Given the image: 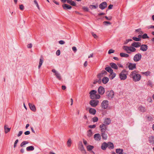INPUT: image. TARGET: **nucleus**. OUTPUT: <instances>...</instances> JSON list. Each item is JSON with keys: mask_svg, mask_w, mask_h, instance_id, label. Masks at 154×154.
I'll use <instances>...</instances> for the list:
<instances>
[{"mask_svg": "<svg viewBox=\"0 0 154 154\" xmlns=\"http://www.w3.org/2000/svg\"><path fill=\"white\" fill-rule=\"evenodd\" d=\"M34 2L36 4V6L38 8V9H39V7L38 4L36 0H35L34 1Z\"/></svg>", "mask_w": 154, "mask_h": 154, "instance_id": "obj_55", "label": "nucleus"}, {"mask_svg": "<svg viewBox=\"0 0 154 154\" xmlns=\"http://www.w3.org/2000/svg\"><path fill=\"white\" fill-rule=\"evenodd\" d=\"M91 34L94 38H97V35L93 32H92Z\"/></svg>", "mask_w": 154, "mask_h": 154, "instance_id": "obj_56", "label": "nucleus"}, {"mask_svg": "<svg viewBox=\"0 0 154 154\" xmlns=\"http://www.w3.org/2000/svg\"><path fill=\"white\" fill-rule=\"evenodd\" d=\"M60 51L59 50H57L56 52V54L57 56H59L60 55Z\"/></svg>", "mask_w": 154, "mask_h": 154, "instance_id": "obj_53", "label": "nucleus"}, {"mask_svg": "<svg viewBox=\"0 0 154 154\" xmlns=\"http://www.w3.org/2000/svg\"><path fill=\"white\" fill-rule=\"evenodd\" d=\"M138 72L137 71L134 70L131 72L130 75V77L134 82L139 81L141 79V76L138 74Z\"/></svg>", "mask_w": 154, "mask_h": 154, "instance_id": "obj_1", "label": "nucleus"}, {"mask_svg": "<svg viewBox=\"0 0 154 154\" xmlns=\"http://www.w3.org/2000/svg\"><path fill=\"white\" fill-rule=\"evenodd\" d=\"M142 38L143 39L148 38H149L147 34L146 33L144 34L142 36Z\"/></svg>", "mask_w": 154, "mask_h": 154, "instance_id": "obj_47", "label": "nucleus"}, {"mask_svg": "<svg viewBox=\"0 0 154 154\" xmlns=\"http://www.w3.org/2000/svg\"><path fill=\"white\" fill-rule=\"evenodd\" d=\"M30 132L29 131H27L24 132V134L26 135H28L30 134Z\"/></svg>", "mask_w": 154, "mask_h": 154, "instance_id": "obj_62", "label": "nucleus"}, {"mask_svg": "<svg viewBox=\"0 0 154 154\" xmlns=\"http://www.w3.org/2000/svg\"><path fill=\"white\" fill-rule=\"evenodd\" d=\"M141 43L140 42H134L131 45L135 48H138L141 46Z\"/></svg>", "mask_w": 154, "mask_h": 154, "instance_id": "obj_18", "label": "nucleus"}, {"mask_svg": "<svg viewBox=\"0 0 154 154\" xmlns=\"http://www.w3.org/2000/svg\"><path fill=\"white\" fill-rule=\"evenodd\" d=\"M107 147V144L105 142H104L102 144V145L101 146V149L104 150H105Z\"/></svg>", "mask_w": 154, "mask_h": 154, "instance_id": "obj_22", "label": "nucleus"}, {"mask_svg": "<svg viewBox=\"0 0 154 154\" xmlns=\"http://www.w3.org/2000/svg\"><path fill=\"white\" fill-rule=\"evenodd\" d=\"M123 150L120 148L117 149L116 150V152L118 154H122Z\"/></svg>", "mask_w": 154, "mask_h": 154, "instance_id": "obj_31", "label": "nucleus"}, {"mask_svg": "<svg viewBox=\"0 0 154 154\" xmlns=\"http://www.w3.org/2000/svg\"><path fill=\"white\" fill-rule=\"evenodd\" d=\"M107 7V3L104 2L101 3L99 5V8L102 10H103Z\"/></svg>", "mask_w": 154, "mask_h": 154, "instance_id": "obj_12", "label": "nucleus"}, {"mask_svg": "<svg viewBox=\"0 0 154 154\" xmlns=\"http://www.w3.org/2000/svg\"><path fill=\"white\" fill-rule=\"evenodd\" d=\"M110 65L111 66V67L115 69H118V67L116 64L114 63H110Z\"/></svg>", "mask_w": 154, "mask_h": 154, "instance_id": "obj_28", "label": "nucleus"}, {"mask_svg": "<svg viewBox=\"0 0 154 154\" xmlns=\"http://www.w3.org/2000/svg\"><path fill=\"white\" fill-rule=\"evenodd\" d=\"M100 95L98 94H96L94 96V99H99L100 98Z\"/></svg>", "mask_w": 154, "mask_h": 154, "instance_id": "obj_43", "label": "nucleus"}, {"mask_svg": "<svg viewBox=\"0 0 154 154\" xmlns=\"http://www.w3.org/2000/svg\"><path fill=\"white\" fill-rule=\"evenodd\" d=\"M102 72V73L99 74L97 75L98 78L99 79H101V78L103 76V74L107 73L104 70Z\"/></svg>", "mask_w": 154, "mask_h": 154, "instance_id": "obj_35", "label": "nucleus"}, {"mask_svg": "<svg viewBox=\"0 0 154 154\" xmlns=\"http://www.w3.org/2000/svg\"><path fill=\"white\" fill-rule=\"evenodd\" d=\"M115 51L112 49H110L109 50L108 53L109 54H110L111 53H114Z\"/></svg>", "mask_w": 154, "mask_h": 154, "instance_id": "obj_50", "label": "nucleus"}, {"mask_svg": "<svg viewBox=\"0 0 154 154\" xmlns=\"http://www.w3.org/2000/svg\"><path fill=\"white\" fill-rule=\"evenodd\" d=\"M62 7L65 10L70 9L72 8V7L71 6L66 4H64L62 5Z\"/></svg>", "mask_w": 154, "mask_h": 154, "instance_id": "obj_21", "label": "nucleus"}, {"mask_svg": "<svg viewBox=\"0 0 154 154\" xmlns=\"http://www.w3.org/2000/svg\"><path fill=\"white\" fill-rule=\"evenodd\" d=\"M96 125H90L89 126V127L90 128H95Z\"/></svg>", "mask_w": 154, "mask_h": 154, "instance_id": "obj_54", "label": "nucleus"}, {"mask_svg": "<svg viewBox=\"0 0 154 154\" xmlns=\"http://www.w3.org/2000/svg\"><path fill=\"white\" fill-rule=\"evenodd\" d=\"M24 8V6L23 5H20V9L21 10L23 11Z\"/></svg>", "mask_w": 154, "mask_h": 154, "instance_id": "obj_52", "label": "nucleus"}, {"mask_svg": "<svg viewBox=\"0 0 154 154\" xmlns=\"http://www.w3.org/2000/svg\"><path fill=\"white\" fill-rule=\"evenodd\" d=\"M70 4L73 6H75L76 5L75 2H74L72 1Z\"/></svg>", "mask_w": 154, "mask_h": 154, "instance_id": "obj_57", "label": "nucleus"}, {"mask_svg": "<svg viewBox=\"0 0 154 154\" xmlns=\"http://www.w3.org/2000/svg\"><path fill=\"white\" fill-rule=\"evenodd\" d=\"M109 79L107 77H104L102 79V82L104 84H106L109 81Z\"/></svg>", "mask_w": 154, "mask_h": 154, "instance_id": "obj_30", "label": "nucleus"}, {"mask_svg": "<svg viewBox=\"0 0 154 154\" xmlns=\"http://www.w3.org/2000/svg\"><path fill=\"white\" fill-rule=\"evenodd\" d=\"M32 47V44H28L27 45V47L28 48H31Z\"/></svg>", "mask_w": 154, "mask_h": 154, "instance_id": "obj_60", "label": "nucleus"}, {"mask_svg": "<svg viewBox=\"0 0 154 154\" xmlns=\"http://www.w3.org/2000/svg\"><path fill=\"white\" fill-rule=\"evenodd\" d=\"M92 130L90 129L88 131L87 136L88 137H90L92 136Z\"/></svg>", "mask_w": 154, "mask_h": 154, "instance_id": "obj_38", "label": "nucleus"}, {"mask_svg": "<svg viewBox=\"0 0 154 154\" xmlns=\"http://www.w3.org/2000/svg\"><path fill=\"white\" fill-rule=\"evenodd\" d=\"M71 143H72V140H71V139L70 138L68 140L67 142V146L68 147H70L71 146Z\"/></svg>", "mask_w": 154, "mask_h": 154, "instance_id": "obj_39", "label": "nucleus"}, {"mask_svg": "<svg viewBox=\"0 0 154 154\" xmlns=\"http://www.w3.org/2000/svg\"><path fill=\"white\" fill-rule=\"evenodd\" d=\"M98 118L97 117H94L92 118V120L94 122H97L98 121Z\"/></svg>", "mask_w": 154, "mask_h": 154, "instance_id": "obj_46", "label": "nucleus"}, {"mask_svg": "<svg viewBox=\"0 0 154 154\" xmlns=\"http://www.w3.org/2000/svg\"><path fill=\"white\" fill-rule=\"evenodd\" d=\"M29 107L30 109H31V110H32L34 112H35L36 111V109H35V106L34 105L30 103H29Z\"/></svg>", "mask_w": 154, "mask_h": 154, "instance_id": "obj_24", "label": "nucleus"}, {"mask_svg": "<svg viewBox=\"0 0 154 154\" xmlns=\"http://www.w3.org/2000/svg\"><path fill=\"white\" fill-rule=\"evenodd\" d=\"M23 133V131H19L18 134H17V136L18 137H20V136L21 134Z\"/></svg>", "mask_w": 154, "mask_h": 154, "instance_id": "obj_63", "label": "nucleus"}, {"mask_svg": "<svg viewBox=\"0 0 154 154\" xmlns=\"http://www.w3.org/2000/svg\"><path fill=\"white\" fill-rule=\"evenodd\" d=\"M97 93V91L96 90H91L89 93L90 98L92 99H94V96Z\"/></svg>", "mask_w": 154, "mask_h": 154, "instance_id": "obj_13", "label": "nucleus"}, {"mask_svg": "<svg viewBox=\"0 0 154 154\" xmlns=\"http://www.w3.org/2000/svg\"><path fill=\"white\" fill-rule=\"evenodd\" d=\"M98 92L99 94L103 95L105 92V89L103 87L100 86L98 89Z\"/></svg>", "mask_w": 154, "mask_h": 154, "instance_id": "obj_11", "label": "nucleus"}, {"mask_svg": "<svg viewBox=\"0 0 154 154\" xmlns=\"http://www.w3.org/2000/svg\"><path fill=\"white\" fill-rule=\"evenodd\" d=\"M109 102L107 100H103L101 103L102 108L104 109H106L109 106Z\"/></svg>", "mask_w": 154, "mask_h": 154, "instance_id": "obj_4", "label": "nucleus"}, {"mask_svg": "<svg viewBox=\"0 0 154 154\" xmlns=\"http://www.w3.org/2000/svg\"><path fill=\"white\" fill-rule=\"evenodd\" d=\"M141 73L142 74L146 76L149 75L150 74V72L149 71H147L145 72H141Z\"/></svg>", "mask_w": 154, "mask_h": 154, "instance_id": "obj_40", "label": "nucleus"}, {"mask_svg": "<svg viewBox=\"0 0 154 154\" xmlns=\"http://www.w3.org/2000/svg\"><path fill=\"white\" fill-rule=\"evenodd\" d=\"M105 17L106 18V19L107 20H110L112 19V17H108L107 16H106Z\"/></svg>", "mask_w": 154, "mask_h": 154, "instance_id": "obj_61", "label": "nucleus"}, {"mask_svg": "<svg viewBox=\"0 0 154 154\" xmlns=\"http://www.w3.org/2000/svg\"><path fill=\"white\" fill-rule=\"evenodd\" d=\"M72 50L75 52L77 51V49L76 47L75 46H73L72 47Z\"/></svg>", "mask_w": 154, "mask_h": 154, "instance_id": "obj_59", "label": "nucleus"}, {"mask_svg": "<svg viewBox=\"0 0 154 154\" xmlns=\"http://www.w3.org/2000/svg\"><path fill=\"white\" fill-rule=\"evenodd\" d=\"M89 112L90 114L94 115L96 112V109L94 108H90L89 110Z\"/></svg>", "mask_w": 154, "mask_h": 154, "instance_id": "obj_23", "label": "nucleus"}, {"mask_svg": "<svg viewBox=\"0 0 154 154\" xmlns=\"http://www.w3.org/2000/svg\"><path fill=\"white\" fill-rule=\"evenodd\" d=\"M99 101L92 100L90 101L89 104L93 107H96L99 104Z\"/></svg>", "mask_w": 154, "mask_h": 154, "instance_id": "obj_6", "label": "nucleus"}, {"mask_svg": "<svg viewBox=\"0 0 154 154\" xmlns=\"http://www.w3.org/2000/svg\"><path fill=\"white\" fill-rule=\"evenodd\" d=\"M116 76V74L113 72V73H110V74L109 75V77L110 79H112L115 77Z\"/></svg>", "mask_w": 154, "mask_h": 154, "instance_id": "obj_36", "label": "nucleus"}, {"mask_svg": "<svg viewBox=\"0 0 154 154\" xmlns=\"http://www.w3.org/2000/svg\"><path fill=\"white\" fill-rule=\"evenodd\" d=\"M120 55L122 57H125L126 58L128 57L129 56L128 54L123 53H120Z\"/></svg>", "mask_w": 154, "mask_h": 154, "instance_id": "obj_33", "label": "nucleus"}, {"mask_svg": "<svg viewBox=\"0 0 154 154\" xmlns=\"http://www.w3.org/2000/svg\"><path fill=\"white\" fill-rule=\"evenodd\" d=\"M132 41V40L131 39H127L125 41V42L124 43V45H127L128 43L130 42V41Z\"/></svg>", "mask_w": 154, "mask_h": 154, "instance_id": "obj_49", "label": "nucleus"}, {"mask_svg": "<svg viewBox=\"0 0 154 154\" xmlns=\"http://www.w3.org/2000/svg\"><path fill=\"white\" fill-rule=\"evenodd\" d=\"M128 67L129 69L131 70H133L136 69V64L133 63H129L128 66Z\"/></svg>", "mask_w": 154, "mask_h": 154, "instance_id": "obj_9", "label": "nucleus"}, {"mask_svg": "<svg viewBox=\"0 0 154 154\" xmlns=\"http://www.w3.org/2000/svg\"><path fill=\"white\" fill-rule=\"evenodd\" d=\"M132 39L133 40L136 41H140L141 40L140 38L136 37H133Z\"/></svg>", "mask_w": 154, "mask_h": 154, "instance_id": "obj_44", "label": "nucleus"}, {"mask_svg": "<svg viewBox=\"0 0 154 154\" xmlns=\"http://www.w3.org/2000/svg\"><path fill=\"white\" fill-rule=\"evenodd\" d=\"M53 72L55 73V75L56 76L57 78L59 80H60L61 79V77L60 76V74L55 69H53L52 70Z\"/></svg>", "mask_w": 154, "mask_h": 154, "instance_id": "obj_8", "label": "nucleus"}, {"mask_svg": "<svg viewBox=\"0 0 154 154\" xmlns=\"http://www.w3.org/2000/svg\"><path fill=\"white\" fill-rule=\"evenodd\" d=\"M111 122V120L109 118H106L103 122V124H105L106 125V126L109 125Z\"/></svg>", "mask_w": 154, "mask_h": 154, "instance_id": "obj_17", "label": "nucleus"}, {"mask_svg": "<svg viewBox=\"0 0 154 154\" xmlns=\"http://www.w3.org/2000/svg\"><path fill=\"white\" fill-rule=\"evenodd\" d=\"M138 110L141 112H144L146 111V109L145 107L140 105L139 107Z\"/></svg>", "mask_w": 154, "mask_h": 154, "instance_id": "obj_20", "label": "nucleus"}, {"mask_svg": "<svg viewBox=\"0 0 154 154\" xmlns=\"http://www.w3.org/2000/svg\"><path fill=\"white\" fill-rule=\"evenodd\" d=\"M149 143L151 144H154V137L151 136L149 138Z\"/></svg>", "mask_w": 154, "mask_h": 154, "instance_id": "obj_25", "label": "nucleus"}, {"mask_svg": "<svg viewBox=\"0 0 154 154\" xmlns=\"http://www.w3.org/2000/svg\"><path fill=\"white\" fill-rule=\"evenodd\" d=\"M18 142V140L17 139L14 142V147L15 148L17 146V144Z\"/></svg>", "mask_w": 154, "mask_h": 154, "instance_id": "obj_51", "label": "nucleus"}, {"mask_svg": "<svg viewBox=\"0 0 154 154\" xmlns=\"http://www.w3.org/2000/svg\"><path fill=\"white\" fill-rule=\"evenodd\" d=\"M34 149V147L32 146H29L26 148V150L27 151H33Z\"/></svg>", "mask_w": 154, "mask_h": 154, "instance_id": "obj_34", "label": "nucleus"}, {"mask_svg": "<svg viewBox=\"0 0 154 154\" xmlns=\"http://www.w3.org/2000/svg\"><path fill=\"white\" fill-rule=\"evenodd\" d=\"M147 85L150 86L151 87H152V83L150 80H149L147 83Z\"/></svg>", "mask_w": 154, "mask_h": 154, "instance_id": "obj_42", "label": "nucleus"}, {"mask_svg": "<svg viewBox=\"0 0 154 154\" xmlns=\"http://www.w3.org/2000/svg\"><path fill=\"white\" fill-rule=\"evenodd\" d=\"M103 24L106 25H108V24H111V23L109 21H105L103 22Z\"/></svg>", "mask_w": 154, "mask_h": 154, "instance_id": "obj_48", "label": "nucleus"}, {"mask_svg": "<svg viewBox=\"0 0 154 154\" xmlns=\"http://www.w3.org/2000/svg\"><path fill=\"white\" fill-rule=\"evenodd\" d=\"M97 8V6L95 5H91L90 6V8L91 9H95Z\"/></svg>", "mask_w": 154, "mask_h": 154, "instance_id": "obj_45", "label": "nucleus"}, {"mask_svg": "<svg viewBox=\"0 0 154 154\" xmlns=\"http://www.w3.org/2000/svg\"><path fill=\"white\" fill-rule=\"evenodd\" d=\"M44 61L43 58L42 56L40 58V60L39 63V65L38 66V68H40L41 65H42Z\"/></svg>", "mask_w": 154, "mask_h": 154, "instance_id": "obj_27", "label": "nucleus"}, {"mask_svg": "<svg viewBox=\"0 0 154 154\" xmlns=\"http://www.w3.org/2000/svg\"><path fill=\"white\" fill-rule=\"evenodd\" d=\"M107 133H108L106 131L101 132V134L103 139L106 140L107 139L108 137L107 134Z\"/></svg>", "mask_w": 154, "mask_h": 154, "instance_id": "obj_14", "label": "nucleus"}, {"mask_svg": "<svg viewBox=\"0 0 154 154\" xmlns=\"http://www.w3.org/2000/svg\"><path fill=\"white\" fill-rule=\"evenodd\" d=\"M128 72L125 69L123 70L119 75V78L121 80H124L127 78Z\"/></svg>", "mask_w": 154, "mask_h": 154, "instance_id": "obj_3", "label": "nucleus"}, {"mask_svg": "<svg viewBox=\"0 0 154 154\" xmlns=\"http://www.w3.org/2000/svg\"><path fill=\"white\" fill-rule=\"evenodd\" d=\"M8 125H5L4 126L5 133V134L7 133L10 131L11 130V128H8L7 127Z\"/></svg>", "mask_w": 154, "mask_h": 154, "instance_id": "obj_29", "label": "nucleus"}, {"mask_svg": "<svg viewBox=\"0 0 154 154\" xmlns=\"http://www.w3.org/2000/svg\"><path fill=\"white\" fill-rule=\"evenodd\" d=\"M65 42L63 40H60L59 41V43L61 45L64 44Z\"/></svg>", "mask_w": 154, "mask_h": 154, "instance_id": "obj_58", "label": "nucleus"}, {"mask_svg": "<svg viewBox=\"0 0 154 154\" xmlns=\"http://www.w3.org/2000/svg\"><path fill=\"white\" fill-rule=\"evenodd\" d=\"M108 126L105 124H102L99 126L101 132L106 131L107 128Z\"/></svg>", "mask_w": 154, "mask_h": 154, "instance_id": "obj_7", "label": "nucleus"}, {"mask_svg": "<svg viewBox=\"0 0 154 154\" xmlns=\"http://www.w3.org/2000/svg\"><path fill=\"white\" fill-rule=\"evenodd\" d=\"M113 6V5H110L109 6H108V9H111L112 8Z\"/></svg>", "mask_w": 154, "mask_h": 154, "instance_id": "obj_64", "label": "nucleus"}, {"mask_svg": "<svg viewBox=\"0 0 154 154\" xmlns=\"http://www.w3.org/2000/svg\"><path fill=\"white\" fill-rule=\"evenodd\" d=\"M94 148V146L91 145H88L87 147V149L88 151H91Z\"/></svg>", "mask_w": 154, "mask_h": 154, "instance_id": "obj_41", "label": "nucleus"}, {"mask_svg": "<svg viewBox=\"0 0 154 154\" xmlns=\"http://www.w3.org/2000/svg\"><path fill=\"white\" fill-rule=\"evenodd\" d=\"M94 138L96 141H100L101 139V137L99 134H96L94 135Z\"/></svg>", "mask_w": 154, "mask_h": 154, "instance_id": "obj_10", "label": "nucleus"}, {"mask_svg": "<svg viewBox=\"0 0 154 154\" xmlns=\"http://www.w3.org/2000/svg\"><path fill=\"white\" fill-rule=\"evenodd\" d=\"M29 142L27 141H23L22 142L20 145V146L21 147H25V145L28 144Z\"/></svg>", "mask_w": 154, "mask_h": 154, "instance_id": "obj_37", "label": "nucleus"}, {"mask_svg": "<svg viewBox=\"0 0 154 154\" xmlns=\"http://www.w3.org/2000/svg\"><path fill=\"white\" fill-rule=\"evenodd\" d=\"M105 69L108 72L110 73H113V70L110 67H106L105 68Z\"/></svg>", "mask_w": 154, "mask_h": 154, "instance_id": "obj_32", "label": "nucleus"}, {"mask_svg": "<svg viewBox=\"0 0 154 154\" xmlns=\"http://www.w3.org/2000/svg\"><path fill=\"white\" fill-rule=\"evenodd\" d=\"M140 50L143 51H146L148 49V46L146 45H141V46H140Z\"/></svg>", "mask_w": 154, "mask_h": 154, "instance_id": "obj_15", "label": "nucleus"}, {"mask_svg": "<svg viewBox=\"0 0 154 154\" xmlns=\"http://www.w3.org/2000/svg\"><path fill=\"white\" fill-rule=\"evenodd\" d=\"M142 55L140 53L136 54L133 57V60L134 61L137 62L139 61L141 59Z\"/></svg>", "mask_w": 154, "mask_h": 154, "instance_id": "obj_5", "label": "nucleus"}, {"mask_svg": "<svg viewBox=\"0 0 154 154\" xmlns=\"http://www.w3.org/2000/svg\"><path fill=\"white\" fill-rule=\"evenodd\" d=\"M107 144V147L110 149H112L114 148V145L113 143L111 142H108Z\"/></svg>", "mask_w": 154, "mask_h": 154, "instance_id": "obj_26", "label": "nucleus"}, {"mask_svg": "<svg viewBox=\"0 0 154 154\" xmlns=\"http://www.w3.org/2000/svg\"><path fill=\"white\" fill-rule=\"evenodd\" d=\"M79 148L82 152V153H86V150L84 149V147L82 142H81V144L79 146Z\"/></svg>", "mask_w": 154, "mask_h": 154, "instance_id": "obj_19", "label": "nucleus"}, {"mask_svg": "<svg viewBox=\"0 0 154 154\" xmlns=\"http://www.w3.org/2000/svg\"><path fill=\"white\" fill-rule=\"evenodd\" d=\"M123 49L127 53L131 54V52H134L136 51V49L134 47L128 46H124L122 47Z\"/></svg>", "mask_w": 154, "mask_h": 154, "instance_id": "obj_2", "label": "nucleus"}, {"mask_svg": "<svg viewBox=\"0 0 154 154\" xmlns=\"http://www.w3.org/2000/svg\"><path fill=\"white\" fill-rule=\"evenodd\" d=\"M114 96V92L112 90L110 91L107 94V96L109 99H112Z\"/></svg>", "mask_w": 154, "mask_h": 154, "instance_id": "obj_16", "label": "nucleus"}]
</instances>
